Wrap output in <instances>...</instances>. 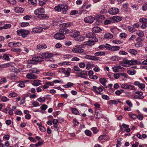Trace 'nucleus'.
<instances>
[{"label": "nucleus", "mask_w": 147, "mask_h": 147, "mask_svg": "<svg viewBox=\"0 0 147 147\" xmlns=\"http://www.w3.org/2000/svg\"><path fill=\"white\" fill-rule=\"evenodd\" d=\"M28 3L32 5H34L36 3V0H28Z\"/></svg>", "instance_id": "a18cd8bd"}, {"label": "nucleus", "mask_w": 147, "mask_h": 147, "mask_svg": "<svg viewBox=\"0 0 147 147\" xmlns=\"http://www.w3.org/2000/svg\"><path fill=\"white\" fill-rule=\"evenodd\" d=\"M112 18L113 21L114 22H118L122 20L121 17L117 16H113Z\"/></svg>", "instance_id": "b1692460"}, {"label": "nucleus", "mask_w": 147, "mask_h": 147, "mask_svg": "<svg viewBox=\"0 0 147 147\" xmlns=\"http://www.w3.org/2000/svg\"><path fill=\"white\" fill-rule=\"evenodd\" d=\"M117 28L116 27H113L110 29L111 32L115 34L117 32Z\"/></svg>", "instance_id": "8fccbe9b"}, {"label": "nucleus", "mask_w": 147, "mask_h": 147, "mask_svg": "<svg viewBox=\"0 0 147 147\" xmlns=\"http://www.w3.org/2000/svg\"><path fill=\"white\" fill-rule=\"evenodd\" d=\"M139 21L140 22L147 23V19L145 18H141Z\"/></svg>", "instance_id": "13d9d810"}, {"label": "nucleus", "mask_w": 147, "mask_h": 147, "mask_svg": "<svg viewBox=\"0 0 147 147\" xmlns=\"http://www.w3.org/2000/svg\"><path fill=\"white\" fill-rule=\"evenodd\" d=\"M10 43L12 44L15 47H20L22 45L21 43L18 42H12Z\"/></svg>", "instance_id": "58836bf2"}, {"label": "nucleus", "mask_w": 147, "mask_h": 147, "mask_svg": "<svg viewBox=\"0 0 147 147\" xmlns=\"http://www.w3.org/2000/svg\"><path fill=\"white\" fill-rule=\"evenodd\" d=\"M114 22L113 21L112 18H109L107 19L104 22L105 25H108L111 24L113 23Z\"/></svg>", "instance_id": "4be33fe9"}, {"label": "nucleus", "mask_w": 147, "mask_h": 147, "mask_svg": "<svg viewBox=\"0 0 147 147\" xmlns=\"http://www.w3.org/2000/svg\"><path fill=\"white\" fill-rule=\"evenodd\" d=\"M142 25L141 28H145L147 27V23L142 22Z\"/></svg>", "instance_id": "774afa93"}, {"label": "nucleus", "mask_w": 147, "mask_h": 147, "mask_svg": "<svg viewBox=\"0 0 147 147\" xmlns=\"http://www.w3.org/2000/svg\"><path fill=\"white\" fill-rule=\"evenodd\" d=\"M113 37V35L109 33H106L104 35V37L107 39H111Z\"/></svg>", "instance_id": "f704fd0d"}, {"label": "nucleus", "mask_w": 147, "mask_h": 147, "mask_svg": "<svg viewBox=\"0 0 147 147\" xmlns=\"http://www.w3.org/2000/svg\"><path fill=\"white\" fill-rule=\"evenodd\" d=\"M75 48L72 49V52L75 53H80L84 51L83 49L79 46H76Z\"/></svg>", "instance_id": "6e6552de"}, {"label": "nucleus", "mask_w": 147, "mask_h": 147, "mask_svg": "<svg viewBox=\"0 0 147 147\" xmlns=\"http://www.w3.org/2000/svg\"><path fill=\"white\" fill-rule=\"evenodd\" d=\"M74 84L72 83L68 82L67 83V85H64L63 86L65 88H67V87H71V86Z\"/></svg>", "instance_id": "de8ad7c7"}, {"label": "nucleus", "mask_w": 147, "mask_h": 147, "mask_svg": "<svg viewBox=\"0 0 147 147\" xmlns=\"http://www.w3.org/2000/svg\"><path fill=\"white\" fill-rule=\"evenodd\" d=\"M78 13V11L77 10H72L70 13V15H74Z\"/></svg>", "instance_id": "e2e57ef3"}, {"label": "nucleus", "mask_w": 147, "mask_h": 147, "mask_svg": "<svg viewBox=\"0 0 147 147\" xmlns=\"http://www.w3.org/2000/svg\"><path fill=\"white\" fill-rule=\"evenodd\" d=\"M95 18L94 17L91 16L87 17L84 18V21L88 23H92L94 20Z\"/></svg>", "instance_id": "9d476101"}, {"label": "nucleus", "mask_w": 147, "mask_h": 147, "mask_svg": "<svg viewBox=\"0 0 147 147\" xmlns=\"http://www.w3.org/2000/svg\"><path fill=\"white\" fill-rule=\"evenodd\" d=\"M70 109L72 110L73 114L78 115H80L79 112L76 108L71 107Z\"/></svg>", "instance_id": "473e14b6"}, {"label": "nucleus", "mask_w": 147, "mask_h": 147, "mask_svg": "<svg viewBox=\"0 0 147 147\" xmlns=\"http://www.w3.org/2000/svg\"><path fill=\"white\" fill-rule=\"evenodd\" d=\"M26 78L29 79H35L37 78V76L31 73H28L26 76Z\"/></svg>", "instance_id": "dca6fc26"}, {"label": "nucleus", "mask_w": 147, "mask_h": 147, "mask_svg": "<svg viewBox=\"0 0 147 147\" xmlns=\"http://www.w3.org/2000/svg\"><path fill=\"white\" fill-rule=\"evenodd\" d=\"M9 100V99L7 98L5 96H3L2 97L1 101L3 102H7Z\"/></svg>", "instance_id": "49530a36"}, {"label": "nucleus", "mask_w": 147, "mask_h": 147, "mask_svg": "<svg viewBox=\"0 0 147 147\" xmlns=\"http://www.w3.org/2000/svg\"><path fill=\"white\" fill-rule=\"evenodd\" d=\"M17 32L19 36H21L24 38L26 37L27 35L30 34V32L28 30L24 29L18 30Z\"/></svg>", "instance_id": "20e7f679"}, {"label": "nucleus", "mask_w": 147, "mask_h": 147, "mask_svg": "<svg viewBox=\"0 0 147 147\" xmlns=\"http://www.w3.org/2000/svg\"><path fill=\"white\" fill-rule=\"evenodd\" d=\"M9 95L12 97H14L17 96L18 95L15 92H12L10 93Z\"/></svg>", "instance_id": "3c124183"}, {"label": "nucleus", "mask_w": 147, "mask_h": 147, "mask_svg": "<svg viewBox=\"0 0 147 147\" xmlns=\"http://www.w3.org/2000/svg\"><path fill=\"white\" fill-rule=\"evenodd\" d=\"M119 9L116 7L110 8L108 10L109 13L111 15H115L117 14L119 12Z\"/></svg>", "instance_id": "423d86ee"}, {"label": "nucleus", "mask_w": 147, "mask_h": 147, "mask_svg": "<svg viewBox=\"0 0 147 147\" xmlns=\"http://www.w3.org/2000/svg\"><path fill=\"white\" fill-rule=\"evenodd\" d=\"M84 37L83 36L80 35L78 36L75 39V40H76L79 42L82 41L84 40Z\"/></svg>", "instance_id": "cd10ccee"}, {"label": "nucleus", "mask_w": 147, "mask_h": 147, "mask_svg": "<svg viewBox=\"0 0 147 147\" xmlns=\"http://www.w3.org/2000/svg\"><path fill=\"white\" fill-rule=\"evenodd\" d=\"M105 55V52L104 51L97 52L95 53L96 56H101Z\"/></svg>", "instance_id": "e433bc0d"}, {"label": "nucleus", "mask_w": 147, "mask_h": 147, "mask_svg": "<svg viewBox=\"0 0 147 147\" xmlns=\"http://www.w3.org/2000/svg\"><path fill=\"white\" fill-rule=\"evenodd\" d=\"M54 37L57 40H62L64 39L65 36L63 34L59 32L54 34Z\"/></svg>", "instance_id": "9b49d317"}, {"label": "nucleus", "mask_w": 147, "mask_h": 147, "mask_svg": "<svg viewBox=\"0 0 147 147\" xmlns=\"http://www.w3.org/2000/svg\"><path fill=\"white\" fill-rule=\"evenodd\" d=\"M101 31V29L98 27H93L92 29V31L94 33H98Z\"/></svg>", "instance_id": "393cba45"}, {"label": "nucleus", "mask_w": 147, "mask_h": 147, "mask_svg": "<svg viewBox=\"0 0 147 147\" xmlns=\"http://www.w3.org/2000/svg\"><path fill=\"white\" fill-rule=\"evenodd\" d=\"M99 60L98 57H96L94 56H91V60L98 61Z\"/></svg>", "instance_id": "4d7b16f0"}, {"label": "nucleus", "mask_w": 147, "mask_h": 147, "mask_svg": "<svg viewBox=\"0 0 147 147\" xmlns=\"http://www.w3.org/2000/svg\"><path fill=\"white\" fill-rule=\"evenodd\" d=\"M108 102L110 105L117 104L116 101L115 100H110Z\"/></svg>", "instance_id": "5fc2aeb1"}, {"label": "nucleus", "mask_w": 147, "mask_h": 147, "mask_svg": "<svg viewBox=\"0 0 147 147\" xmlns=\"http://www.w3.org/2000/svg\"><path fill=\"white\" fill-rule=\"evenodd\" d=\"M61 28L60 29L59 31H60L62 34H67L69 33V30L67 28L65 27H61Z\"/></svg>", "instance_id": "412c9836"}, {"label": "nucleus", "mask_w": 147, "mask_h": 147, "mask_svg": "<svg viewBox=\"0 0 147 147\" xmlns=\"http://www.w3.org/2000/svg\"><path fill=\"white\" fill-rule=\"evenodd\" d=\"M102 97L103 99H105L107 100H109L110 98L109 96L105 94L102 95Z\"/></svg>", "instance_id": "69168bd1"}, {"label": "nucleus", "mask_w": 147, "mask_h": 147, "mask_svg": "<svg viewBox=\"0 0 147 147\" xmlns=\"http://www.w3.org/2000/svg\"><path fill=\"white\" fill-rule=\"evenodd\" d=\"M37 100L41 103H43L45 102V97H40L38 98Z\"/></svg>", "instance_id": "c03bdc74"}, {"label": "nucleus", "mask_w": 147, "mask_h": 147, "mask_svg": "<svg viewBox=\"0 0 147 147\" xmlns=\"http://www.w3.org/2000/svg\"><path fill=\"white\" fill-rule=\"evenodd\" d=\"M94 116L96 119H99L100 117L102 118L104 115L99 110L96 109L95 110V113Z\"/></svg>", "instance_id": "1a4fd4ad"}, {"label": "nucleus", "mask_w": 147, "mask_h": 147, "mask_svg": "<svg viewBox=\"0 0 147 147\" xmlns=\"http://www.w3.org/2000/svg\"><path fill=\"white\" fill-rule=\"evenodd\" d=\"M126 104L130 107H132V103L129 100H126Z\"/></svg>", "instance_id": "0e129e2a"}, {"label": "nucleus", "mask_w": 147, "mask_h": 147, "mask_svg": "<svg viewBox=\"0 0 147 147\" xmlns=\"http://www.w3.org/2000/svg\"><path fill=\"white\" fill-rule=\"evenodd\" d=\"M37 48L39 49H45L47 48L46 45L45 44H39L37 45Z\"/></svg>", "instance_id": "7c9ffc66"}, {"label": "nucleus", "mask_w": 147, "mask_h": 147, "mask_svg": "<svg viewBox=\"0 0 147 147\" xmlns=\"http://www.w3.org/2000/svg\"><path fill=\"white\" fill-rule=\"evenodd\" d=\"M29 25V23L28 22H23L21 23V26L22 27L27 26Z\"/></svg>", "instance_id": "6e6d98bb"}, {"label": "nucleus", "mask_w": 147, "mask_h": 147, "mask_svg": "<svg viewBox=\"0 0 147 147\" xmlns=\"http://www.w3.org/2000/svg\"><path fill=\"white\" fill-rule=\"evenodd\" d=\"M53 56V54L48 53H42L41 54V56L46 58H49L52 57Z\"/></svg>", "instance_id": "6ab92c4d"}, {"label": "nucleus", "mask_w": 147, "mask_h": 147, "mask_svg": "<svg viewBox=\"0 0 147 147\" xmlns=\"http://www.w3.org/2000/svg\"><path fill=\"white\" fill-rule=\"evenodd\" d=\"M37 15H38V18L41 19H43L49 17L48 15L44 14L43 13Z\"/></svg>", "instance_id": "a878e982"}, {"label": "nucleus", "mask_w": 147, "mask_h": 147, "mask_svg": "<svg viewBox=\"0 0 147 147\" xmlns=\"http://www.w3.org/2000/svg\"><path fill=\"white\" fill-rule=\"evenodd\" d=\"M107 12V10L106 9H101L100 11V13L102 14H105Z\"/></svg>", "instance_id": "bf43d9fd"}, {"label": "nucleus", "mask_w": 147, "mask_h": 147, "mask_svg": "<svg viewBox=\"0 0 147 147\" xmlns=\"http://www.w3.org/2000/svg\"><path fill=\"white\" fill-rule=\"evenodd\" d=\"M136 72V71L133 69L129 70L127 71V73L130 75H133L135 74Z\"/></svg>", "instance_id": "ea45409f"}, {"label": "nucleus", "mask_w": 147, "mask_h": 147, "mask_svg": "<svg viewBox=\"0 0 147 147\" xmlns=\"http://www.w3.org/2000/svg\"><path fill=\"white\" fill-rule=\"evenodd\" d=\"M41 81L39 80H35L33 81V83L32 84L35 86H38L41 84L40 82Z\"/></svg>", "instance_id": "c756f323"}, {"label": "nucleus", "mask_w": 147, "mask_h": 147, "mask_svg": "<svg viewBox=\"0 0 147 147\" xmlns=\"http://www.w3.org/2000/svg\"><path fill=\"white\" fill-rule=\"evenodd\" d=\"M99 82L100 83L103 85L105 87L107 88V86L105 84V83L107 82V80H106L104 78H101L99 79Z\"/></svg>", "instance_id": "5701e85b"}, {"label": "nucleus", "mask_w": 147, "mask_h": 147, "mask_svg": "<svg viewBox=\"0 0 147 147\" xmlns=\"http://www.w3.org/2000/svg\"><path fill=\"white\" fill-rule=\"evenodd\" d=\"M127 28L129 31L131 33H133L136 31L135 28L134 27L129 26L127 27Z\"/></svg>", "instance_id": "37998d69"}, {"label": "nucleus", "mask_w": 147, "mask_h": 147, "mask_svg": "<svg viewBox=\"0 0 147 147\" xmlns=\"http://www.w3.org/2000/svg\"><path fill=\"white\" fill-rule=\"evenodd\" d=\"M112 68L113 71L114 72H119V69H118V67H117V66H115L114 67H113Z\"/></svg>", "instance_id": "09e8293b"}, {"label": "nucleus", "mask_w": 147, "mask_h": 147, "mask_svg": "<svg viewBox=\"0 0 147 147\" xmlns=\"http://www.w3.org/2000/svg\"><path fill=\"white\" fill-rule=\"evenodd\" d=\"M7 1L9 2L12 5H14L16 3V1L15 0H6Z\"/></svg>", "instance_id": "680f3d73"}, {"label": "nucleus", "mask_w": 147, "mask_h": 147, "mask_svg": "<svg viewBox=\"0 0 147 147\" xmlns=\"http://www.w3.org/2000/svg\"><path fill=\"white\" fill-rule=\"evenodd\" d=\"M85 134L88 136H90L92 134V133L90 131L88 130H86L85 131Z\"/></svg>", "instance_id": "864d4df0"}, {"label": "nucleus", "mask_w": 147, "mask_h": 147, "mask_svg": "<svg viewBox=\"0 0 147 147\" xmlns=\"http://www.w3.org/2000/svg\"><path fill=\"white\" fill-rule=\"evenodd\" d=\"M140 62L137 60H123V62H122L120 64L123 66H127L130 65H135L136 64L140 65Z\"/></svg>", "instance_id": "f03ea898"}, {"label": "nucleus", "mask_w": 147, "mask_h": 147, "mask_svg": "<svg viewBox=\"0 0 147 147\" xmlns=\"http://www.w3.org/2000/svg\"><path fill=\"white\" fill-rule=\"evenodd\" d=\"M134 84L136 86H138L139 88L142 90H143L145 87V85L144 84H140L138 81H136L134 83Z\"/></svg>", "instance_id": "aec40b11"}, {"label": "nucleus", "mask_w": 147, "mask_h": 147, "mask_svg": "<svg viewBox=\"0 0 147 147\" xmlns=\"http://www.w3.org/2000/svg\"><path fill=\"white\" fill-rule=\"evenodd\" d=\"M122 126L125 128V130L127 132H129L130 131V129L129 128V125L123 123L122 125Z\"/></svg>", "instance_id": "c9c22d12"}, {"label": "nucleus", "mask_w": 147, "mask_h": 147, "mask_svg": "<svg viewBox=\"0 0 147 147\" xmlns=\"http://www.w3.org/2000/svg\"><path fill=\"white\" fill-rule=\"evenodd\" d=\"M128 52L132 55H136L138 53L137 51L133 49H129L128 50Z\"/></svg>", "instance_id": "72a5a7b5"}, {"label": "nucleus", "mask_w": 147, "mask_h": 147, "mask_svg": "<svg viewBox=\"0 0 147 147\" xmlns=\"http://www.w3.org/2000/svg\"><path fill=\"white\" fill-rule=\"evenodd\" d=\"M43 28H44L39 27L34 28L32 29V32L34 33H40L42 31Z\"/></svg>", "instance_id": "ddd939ff"}, {"label": "nucleus", "mask_w": 147, "mask_h": 147, "mask_svg": "<svg viewBox=\"0 0 147 147\" xmlns=\"http://www.w3.org/2000/svg\"><path fill=\"white\" fill-rule=\"evenodd\" d=\"M11 25L9 24H6L3 26L1 27V28L2 30L3 29H7L10 28L11 27Z\"/></svg>", "instance_id": "a19ab883"}, {"label": "nucleus", "mask_w": 147, "mask_h": 147, "mask_svg": "<svg viewBox=\"0 0 147 147\" xmlns=\"http://www.w3.org/2000/svg\"><path fill=\"white\" fill-rule=\"evenodd\" d=\"M120 49V47L119 46H111L109 51H118Z\"/></svg>", "instance_id": "bb28decb"}, {"label": "nucleus", "mask_w": 147, "mask_h": 147, "mask_svg": "<svg viewBox=\"0 0 147 147\" xmlns=\"http://www.w3.org/2000/svg\"><path fill=\"white\" fill-rule=\"evenodd\" d=\"M54 9L56 11L60 12L62 11L63 13L65 14L67 12V11L68 9V6L66 4H59L56 6Z\"/></svg>", "instance_id": "f257e3e1"}, {"label": "nucleus", "mask_w": 147, "mask_h": 147, "mask_svg": "<svg viewBox=\"0 0 147 147\" xmlns=\"http://www.w3.org/2000/svg\"><path fill=\"white\" fill-rule=\"evenodd\" d=\"M80 32L79 31L75 30H71L69 33L70 36L75 39L78 36L80 35Z\"/></svg>", "instance_id": "0eeeda50"}, {"label": "nucleus", "mask_w": 147, "mask_h": 147, "mask_svg": "<svg viewBox=\"0 0 147 147\" xmlns=\"http://www.w3.org/2000/svg\"><path fill=\"white\" fill-rule=\"evenodd\" d=\"M87 74V71H80L79 74L76 75V76L78 77H81L82 78H85V76Z\"/></svg>", "instance_id": "a211bd4d"}, {"label": "nucleus", "mask_w": 147, "mask_h": 147, "mask_svg": "<svg viewBox=\"0 0 147 147\" xmlns=\"http://www.w3.org/2000/svg\"><path fill=\"white\" fill-rule=\"evenodd\" d=\"M86 36L87 38H91L92 40H95V39H97L95 36V34L92 32L86 33Z\"/></svg>", "instance_id": "2eb2a0df"}, {"label": "nucleus", "mask_w": 147, "mask_h": 147, "mask_svg": "<svg viewBox=\"0 0 147 147\" xmlns=\"http://www.w3.org/2000/svg\"><path fill=\"white\" fill-rule=\"evenodd\" d=\"M44 59L41 57L36 56L33 57L31 60H29L28 63L32 64H36L37 62H41L43 61Z\"/></svg>", "instance_id": "7ed1b4c3"}, {"label": "nucleus", "mask_w": 147, "mask_h": 147, "mask_svg": "<svg viewBox=\"0 0 147 147\" xmlns=\"http://www.w3.org/2000/svg\"><path fill=\"white\" fill-rule=\"evenodd\" d=\"M47 108V106L46 105H43L40 107L41 109L43 110H45Z\"/></svg>", "instance_id": "338daca9"}, {"label": "nucleus", "mask_w": 147, "mask_h": 147, "mask_svg": "<svg viewBox=\"0 0 147 147\" xmlns=\"http://www.w3.org/2000/svg\"><path fill=\"white\" fill-rule=\"evenodd\" d=\"M14 10L17 13H23L24 9L20 7H17L14 8Z\"/></svg>", "instance_id": "f3484780"}, {"label": "nucleus", "mask_w": 147, "mask_h": 147, "mask_svg": "<svg viewBox=\"0 0 147 147\" xmlns=\"http://www.w3.org/2000/svg\"><path fill=\"white\" fill-rule=\"evenodd\" d=\"M30 73L32 74H38L39 72V70L36 68H33L32 69H30L29 71Z\"/></svg>", "instance_id": "c85d7f7f"}, {"label": "nucleus", "mask_w": 147, "mask_h": 147, "mask_svg": "<svg viewBox=\"0 0 147 147\" xmlns=\"http://www.w3.org/2000/svg\"><path fill=\"white\" fill-rule=\"evenodd\" d=\"M136 34L140 37H142L144 36V32L140 30L136 32Z\"/></svg>", "instance_id": "79ce46f5"}, {"label": "nucleus", "mask_w": 147, "mask_h": 147, "mask_svg": "<svg viewBox=\"0 0 147 147\" xmlns=\"http://www.w3.org/2000/svg\"><path fill=\"white\" fill-rule=\"evenodd\" d=\"M74 71H77L78 74L79 73H80L81 71V69L78 66H74Z\"/></svg>", "instance_id": "603ef678"}, {"label": "nucleus", "mask_w": 147, "mask_h": 147, "mask_svg": "<svg viewBox=\"0 0 147 147\" xmlns=\"http://www.w3.org/2000/svg\"><path fill=\"white\" fill-rule=\"evenodd\" d=\"M45 13V9L42 7L36 9L34 11V13L36 15L44 13Z\"/></svg>", "instance_id": "4468645a"}, {"label": "nucleus", "mask_w": 147, "mask_h": 147, "mask_svg": "<svg viewBox=\"0 0 147 147\" xmlns=\"http://www.w3.org/2000/svg\"><path fill=\"white\" fill-rule=\"evenodd\" d=\"M135 93L138 95V96L139 97V99H143L144 98V96H142L143 94L142 92L139 91L135 92Z\"/></svg>", "instance_id": "4c0bfd02"}, {"label": "nucleus", "mask_w": 147, "mask_h": 147, "mask_svg": "<svg viewBox=\"0 0 147 147\" xmlns=\"http://www.w3.org/2000/svg\"><path fill=\"white\" fill-rule=\"evenodd\" d=\"M71 26V23L69 22L66 23H63L59 25L60 27H68Z\"/></svg>", "instance_id": "2f4dec72"}, {"label": "nucleus", "mask_w": 147, "mask_h": 147, "mask_svg": "<svg viewBox=\"0 0 147 147\" xmlns=\"http://www.w3.org/2000/svg\"><path fill=\"white\" fill-rule=\"evenodd\" d=\"M3 57L5 60L7 61H9L10 60V58L9 55H3Z\"/></svg>", "instance_id": "052dcab7"}, {"label": "nucleus", "mask_w": 147, "mask_h": 147, "mask_svg": "<svg viewBox=\"0 0 147 147\" xmlns=\"http://www.w3.org/2000/svg\"><path fill=\"white\" fill-rule=\"evenodd\" d=\"M103 88H104L103 86L97 87L96 86H94L92 87L91 90L95 92L96 93L98 94H101V92L103 90Z\"/></svg>", "instance_id": "39448f33"}, {"label": "nucleus", "mask_w": 147, "mask_h": 147, "mask_svg": "<svg viewBox=\"0 0 147 147\" xmlns=\"http://www.w3.org/2000/svg\"><path fill=\"white\" fill-rule=\"evenodd\" d=\"M98 40V39H95V40L93 39L92 40H88L84 43L86 45L92 46L94 45L95 44V43L97 42Z\"/></svg>", "instance_id": "f8f14e48"}]
</instances>
